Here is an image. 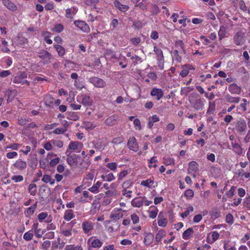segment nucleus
Returning <instances> with one entry per match:
<instances>
[{
  "label": "nucleus",
  "mask_w": 250,
  "mask_h": 250,
  "mask_svg": "<svg viewBox=\"0 0 250 250\" xmlns=\"http://www.w3.org/2000/svg\"><path fill=\"white\" fill-rule=\"evenodd\" d=\"M103 244V242L96 236H91L87 240L89 250L91 248L100 249Z\"/></svg>",
  "instance_id": "nucleus-1"
},
{
  "label": "nucleus",
  "mask_w": 250,
  "mask_h": 250,
  "mask_svg": "<svg viewBox=\"0 0 250 250\" xmlns=\"http://www.w3.org/2000/svg\"><path fill=\"white\" fill-rule=\"evenodd\" d=\"M77 101L81 103L84 106H89L92 105L93 101L90 97L86 94L79 95L76 98Z\"/></svg>",
  "instance_id": "nucleus-2"
},
{
  "label": "nucleus",
  "mask_w": 250,
  "mask_h": 250,
  "mask_svg": "<svg viewBox=\"0 0 250 250\" xmlns=\"http://www.w3.org/2000/svg\"><path fill=\"white\" fill-rule=\"evenodd\" d=\"M83 147V144L78 141H71L69 146L68 149L66 151V154H68L69 150L76 153H79L81 151Z\"/></svg>",
  "instance_id": "nucleus-3"
},
{
  "label": "nucleus",
  "mask_w": 250,
  "mask_h": 250,
  "mask_svg": "<svg viewBox=\"0 0 250 250\" xmlns=\"http://www.w3.org/2000/svg\"><path fill=\"white\" fill-rule=\"evenodd\" d=\"M125 212V210H124L121 208H115L111 211L110 218L112 221H116L123 218L124 213Z\"/></svg>",
  "instance_id": "nucleus-4"
},
{
  "label": "nucleus",
  "mask_w": 250,
  "mask_h": 250,
  "mask_svg": "<svg viewBox=\"0 0 250 250\" xmlns=\"http://www.w3.org/2000/svg\"><path fill=\"white\" fill-rule=\"evenodd\" d=\"M27 75L24 73L16 76L14 78L13 82L15 83L23 84L26 83L28 86L30 85V83L26 80Z\"/></svg>",
  "instance_id": "nucleus-5"
},
{
  "label": "nucleus",
  "mask_w": 250,
  "mask_h": 250,
  "mask_svg": "<svg viewBox=\"0 0 250 250\" xmlns=\"http://www.w3.org/2000/svg\"><path fill=\"white\" fill-rule=\"evenodd\" d=\"M247 128L246 121L242 119H240L235 124V129L239 133L246 131Z\"/></svg>",
  "instance_id": "nucleus-6"
},
{
  "label": "nucleus",
  "mask_w": 250,
  "mask_h": 250,
  "mask_svg": "<svg viewBox=\"0 0 250 250\" xmlns=\"http://www.w3.org/2000/svg\"><path fill=\"white\" fill-rule=\"evenodd\" d=\"M88 82L93 84L95 87L103 88L105 86V82L98 77H91L88 79Z\"/></svg>",
  "instance_id": "nucleus-7"
},
{
  "label": "nucleus",
  "mask_w": 250,
  "mask_h": 250,
  "mask_svg": "<svg viewBox=\"0 0 250 250\" xmlns=\"http://www.w3.org/2000/svg\"><path fill=\"white\" fill-rule=\"evenodd\" d=\"M234 42L237 45H242L245 42L244 34L241 31L235 33L233 37Z\"/></svg>",
  "instance_id": "nucleus-8"
},
{
  "label": "nucleus",
  "mask_w": 250,
  "mask_h": 250,
  "mask_svg": "<svg viewBox=\"0 0 250 250\" xmlns=\"http://www.w3.org/2000/svg\"><path fill=\"white\" fill-rule=\"evenodd\" d=\"M127 146L129 149L134 152H137L139 150L138 144L134 137L129 138L127 143Z\"/></svg>",
  "instance_id": "nucleus-9"
},
{
  "label": "nucleus",
  "mask_w": 250,
  "mask_h": 250,
  "mask_svg": "<svg viewBox=\"0 0 250 250\" xmlns=\"http://www.w3.org/2000/svg\"><path fill=\"white\" fill-rule=\"evenodd\" d=\"M75 25L80 28L81 30L85 32H89L90 28L89 26L83 21H75L74 22Z\"/></svg>",
  "instance_id": "nucleus-10"
},
{
  "label": "nucleus",
  "mask_w": 250,
  "mask_h": 250,
  "mask_svg": "<svg viewBox=\"0 0 250 250\" xmlns=\"http://www.w3.org/2000/svg\"><path fill=\"white\" fill-rule=\"evenodd\" d=\"M13 166L16 169L19 170H24L27 167V164L26 162L21 160H17L15 163L13 165Z\"/></svg>",
  "instance_id": "nucleus-11"
},
{
  "label": "nucleus",
  "mask_w": 250,
  "mask_h": 250,
  "mask_svg": "<svg viewBox=\"0 0 250 250\" xmlns=\"http://www.w3.org/2000/svg\"><path fill=\"white\" fill-rule=\"evenodd\" d=\"M39 57L45 63H48L50 62L51 59L50 54L45 50H42L39 55Z\"/></svg>",
  "instance_id": "nucleus-12"
},
{
  "label": "nucleus",
  "mask_w": 250,
  "mask_h": 250,
  "mask_svg": "<svg viewBox=\"0 0 250 250\" xmlns=\"http://www.w3.org/2000/svg\"><path fill=\"white\" fill-rule=\"evenodd\" d=\"M219 234L216 231H214L209 233L207 237V241L209 244H213L219 238Z\"/></svg>",
  "instance_id": "nucleus-13"
},
{
  "label": "nucleus",
  "mask_w": 250,
  "mask_h": 250,
  "mask_svg": "<svg viewBox=\"0 0 250 250\" xmlns=\"http://www.w3.org/2000/svg\"><path fill=\"white\" fill-rule=\"evenodd\" d=\"M229 91L232 94H239L241 92V88L236 83L230 84L228 88Z\"/></svg>",
  "instance_id": "nucleus-14"
},
{
  "label": "nucleus",
  "mask_w": 250,
  "mask_h": 250,
  "mask_svg": "<svg viewBox=\"0 0 250 250\" xmlns=\"http://www.w3.org/2000/svg\"><path fill=\"white\" fill-rule=\"evenodd\" d=\"M153 97H156L157 100H159L164 96V92L161 89L153 88L150 92Z\"/></svg>",
  "instance_id": "nucleus-15"
},
{
  "label": "nucleus",
  "mask_w": 250,
  "mask_h": 250,
  "mask_svg": "<svg viewBox=\"0 0 250 250\" xmlns=\"http://www.w3.org/2000/svg\"><path fill=\"white\" fill-rule=\"evenodd\" d=\"M77 11L78 9L77 7H75L67 8L66 9L65 16L67 19H72L74 18V17L75 15L77 13Z\"/></svg>",
  "instance_id": "nucleus-16"
},
{
  "label": "nucleus",
  "mask_w": 250,
  "mask_h": 250,
  "mask_svg": "<svg viewBox=\"0 0 250 250\" xmlns=\"http://www.w3.org/2000/svg\"><path fill=\"white\" fill-rule=\"evenodd\" d=\"M132 206L140 208L143 206V197H136L131 202Z\"/></svg>",
  "instance_id": "nucleus-17"
},
{
  "label": "nucleus",
  "mask_w": 250,
  "mask_h": 250,
  "mask_svg": "<svg viewBox=\"0 0 250 250\" xmlns=\"http://www.w3.org/2000/svg\"><path fill=\"white\" fill-rule=\"evenodd\" d=\"M82 228L84 233H88L93 229V225L91 222L85 221L82 223Z\"/></svg>",
  "instance_id": "nucleus-18"
},
{
  "label": "nucleus",
  "mask_w": 250,
  "mask_h": 250,
  "mask_svg": "<svg viewBox=\"0 0 250 250\" xmlns=\"http://www.w3.org/2000/svg\"><path fill=\"white\" fill-rule=\"evenodd\" d=\"M154 235L152 233H146L144 234V243L146 245H150L153 241Z\"/></svg>",
  "instance_id": "nucleus-19"
},
{
  "label": "nucleus",
  "mask_w": 250,
  "mask_h": 250,
  "mask_svg": "<svg viewBox=\"0 0 250 250\" xmlns=\"http://www.w3.org/2000/svg\"><path fill=\"white\" fill-rule=\"evenodd\" d=\"M147 126L149 128L152 129L154 124L157 122L159 121V118L156 115H154L149 117L148 119Z\"/></svg>",
  "instance_id": "nucleus-20"
},
{
  "label": "nucleus",
  "mask_w": 250,
  "mask_h": 250,
  "mask_svg": "<svg viewBox=\"0 0 250 250\" xmlns=\"http://www.w3.org/2000/svg\"><path fill=\"white\" fill-rule=\"evenodd\" d=\"M114 4L115 7L123 12H126L129 9V6L126 5L122 4L119 0H115Z\"/></svg>",
  "instance_id": "nucleus-21"
},
{
  "label": "nucleus",
  "mask_w": 250,
  "mask_h": 250,
  "mask_svg": "<svg viewBox=\"0 0 250 250\" xmlns=\"http://www.w3.org/2000/svg\"><path fill=\"white\" fill-rule=\"evenodd\" d=\"M3 4L9 10L15 11L17 9V6L10 0H4Z\"/></svg>",
  "instance_id": "nucleus-22"
},
{
  "label": "nucleus",
  "mask_w": 250,
  "mask_h": 250,
  "mask_svg": "<svg viewBox=\"0 0 250 250\" xmlns=\"http://www.w3.org/2000/svg\"><path fill=\"white\" fill-rule=\"evenodd\" d=\"M158 212V209L157 207L154 206H151L149 208L148 211V217L152 219H154L156 217Z\"/></svg>",
  "instance_id": "nucleus-23"
},
{
  "label": "nucleus",
  "mask_w": 250,
  "mask_h": 250,
  "mask_svg": "<svg viewBox=\"0 0 250 250\" xmlns=\"http://www.w3.org/2000/svg\"><path fill=\"white\" fill-rule=\"evenodd\" d=\"M22 146V145L19 143H10L7 145L5 147V150L6 151H8V150H18Z\"/></svg>",
  "instance_id": "nucleus-24"
},
{
  "label": "nucleus",
  "mask_w": 250,
  "mask_h": 250,
  "mask_svg": "<svg viewBox=\"0 0 250 250\" xmlns=\"http://www.w3.org/2000/svg\"><path fill=\"white\" fill-rule=\"evenodd\" d=\"M67 156L66 161L67 164L71 167L75 166L76 165V155H70L69 154H66Z\"/></svg>",
  "instance_id": "nucleus-25"
},
{
  "label": "nucleus",
  "mask_w": 250,
  "mask_h": 250,
  "mask_svg": "<svg viewBox=\"0 0 250 250\" xmlns=\"http://www.w3.org/2000/svg\"><path fill=\"white\" fill-rule=\"evenodd\" d=\"M38 219L40 222H42L44 219H47L45 222L50 223L52 221L51 217H48V213L46 212H41L38 214Z\"/></svg>",
  "instance_id": "nucleus-26"
},
{
  "label": "nucleus",
  "mask_w": 250,
  "mask_h": 250,
  "mask_svg": "<svg viewBox=\"0 0 250 250\" xmlns=\"http://www.w3.org/2000/svg\"><path fill=\"white\" fill-rule=\"evenodd\" d=\"M118 119V116L115 115L110 116L105 120V124L109 126L114 125Z\"/></svg>",
  "instance_id": "nucleus-27"
},
{
  "label": "nucleus",
  "mask_w": 250,
  "mask_h": 250,
  "mask_svg": "<svg viewBox=\"0 0 250 250\" xmlns=\"http://www.w3.org/2000/svg\"><path fill=\"white\" fill-rule=\"evenodd\" d=\"M167 223V220L163 217L162 213L160 212L158 217V226L161 227H165Z\"/></svg>",
  "instance_id": "nucleus-28"
},
{
  "label": "nucleus",
  "mask_w": 250,
  "mask_h": 250,
  "mask_svg": "<svg viewBox=\"0 0 250 250\" xmlns=\"http://www.w3.org/2000/svg\"><path fill=\"white\" fill-rule=\"evenodd\" d=\"M227 34V27L224 25H222L220 27L218 34L219 40H222L226 36Z\"/></svg>",
  "instance_id": "nucleus-29"
},
{
  "label": "nucleus",
  "mask_w": 250,
  "mask_h": 250,
  "mask_svg": "<svg viewBox=\"0 0 250 250\" xmlns=\"http://www.w3.org/2000/svg\"><path fill=\"white\" fill-rule=\"evenodd\" d=\"M166 235V232L164 230H160L158 231L155 236V241L159 244L162 239Z\"/></svg>",
  "instance_id": "nucleus-30"
},
{
  "label": "nucleus",
  "mask_w": 250,
  "mask_h": 250,
  "mask_svg": "<svg viewBox=\"0 0 250 250\" xmlns=\"http://www.w3.org/2000/svg\"><path fill=\"white\" fill-rule=\"evenodd\" d=\"M154 181L151 179H148L146 180H144L141 182V185L143 187H147L149 188H154L153 186Z\"/></svg>",
  "instance_id": "nucleus-31"
},
{
  "label": "nucleus",
  "mask_w": 250,
  "mask_h": 250,
  "mask_svg": "<svg viewBox=\"0 0 250 250\" xmlns=\"http://www.w3.org/2000/svg\"><path fill=\"white\" fill-rule=\"evenodd\" d=\"M101 185V182L97 181L95 184L93 185L92 187L90 188L88 190L93 193H97L99 192V188Z\"/></svg>",
  "instance_id": "nucleus-32"
},
{
  "label": "nucleus",
  "mask_w": 250,
  "mask_h": 250,
  "mask_svg": "<svg viewBox=\"0 0 250 250\" xmlns=\"http://www.w3.org/2000/svg\"><path fill=\"white\" fill-rule=\"evenodd\" d=\"M42 180L45 183H49L51 185H53L55 184V179L52 178L50 175L44 174Z\"/></svg>",
  "instance_id": "nucleus-33"
},
{
  "label": "nucleus",
  "mask_w": 250,
  "mask_h": 250,
  "mask_svg": "<svg viewBox=\"0 0 250 250\" xmlns=\"http://www.w3.org/2000/svg\"><path fill=\"white\" fill-rule=\"evenodd\" d=\"M97 125L91 122H85L83 124V127L87 130L90 131L94 129Z\"/></svg>",
  "instance_id": "nucleus-34"
},
{
  "label": "nucleus",
  "mask_w": 250,
  "mask_h": 250,
  "mask_svg": "<svg viewBox=\"0 0 250 250\" xmlns=\"http://www.w3.org/2000/svg\"><path fill=\"white\" fill-rule=\"evenodd\" d=\"M193 233V229L192 228H188L183 232L182 237L184 240H188Z\"/></svg>",
  "instance_id": "nucleus-35"
},
{
  "label": "nucleus",
  "mask_w": 250,
  "mask_h": 250,
  "mask_svg": "<svg viewBox=\"0 0 250 250\" xmlns=\"http://www.w3.org/2000/svg\"><path fill=\"white\" fill-rule=\"evenodd\" d=\"M198 169V165L195 161L190 162L188 164V173H190L192 171H196Z\"/></svg>",
  "instance_id": "nucleus-36"
},
{
  "label": "nucleus",
  "mask_w": 250,
  "mask_h": 250,
  "mask_svg": "<svg viewBox=\"0 0 250 250\" xmlns=\"http://www.w3.org/2000/svg\"><path fill=\"white\" fill-rule=\"evenodd\" d=\"M74 215L72 210L68 209L65 210L63 216V218L67 221H70L71 219L73 218Z\"/></svg>",
  "instance_id": "nucleus-37"
},
{
  "label": "nucleus",
  "mask_w": 250,
  "mask_h": 250,
  "mask_svg": "<svg viewBox=\"0 0 250 250\" xmlns=\"http://www.w3.org/2000/svg\"><path fill=\"white\" fill-rule=\"evenodd\" d=\"M227 102L230 103H238L240 98L238 97H234L228 94L225 97Z\"/></svg>",
  "instance_id": "nucleus-38"
},
{
  "label": "nucleus",
  "mask_w": 250,
  "mask_h": 250,
  "mask_svg": "<svg viewBox=\"0 0 250 250\" xmlns=\"http://www.w3.org/2000/svg\"><path fill=\"white\" fill-rule=\"evenodd\" d=\"M175 160L173 158L170 157H164V164L166 166H170L175 165Z\"/></svg>",
  "instance_id": "nucleus-39"
},
{
  "label": "nucleus",
  "mask_w": 250,
  "mask_h": 250,
  "mask_svg": "<svg viewBox=\"0 0 250 250\" xmlns=\"http://www.w3.org/2000/svg\"><path fill=\"white\" fill-rule=\"evenodd\" d=\"M54 47L60 56H63L65 53V49L59 44H54Z\"/></svg>",
  "instance_id": "nucleus-40"
},
{
  "label": "nucleus",
  "mask_w": 250,
  "mask_h": 250,
  "mask_svg": "<svg viewBox=\"0 0 250 250\" xmlns=\"http://www.w3.org/2000/svg\"><path fill=\"white\" fill-rule=\"evenodd\" d=\"M158 160L156 159V156L152 157L148 160V167L149 168H156L157 167V163Z\"/></svg>",
  "instance_id": "nucleus-41"
},
{
  "label": "nucleus",
  "mask_w": 250,
  "mask_h": 250,
  "mask_svg": "<svg viewBox=\"0 0 250 250\" xmlns=\"http://www.w3.org/2000/svg\"><path fill=\"white\" fill-rule=\"evenodd\" d=\"M231 145L233 148V150L235 153L238 154H240L242 153V149L239 144L232 142L231 143Z\"/></svg>",
  "instance_id": "nucleus-42"
},
{
  "label": "nucleus",
  "mask_w": 250,
  "mask_h": 250,
  "mask_svg": "<svg viewBox=\"0 0 250 250\" xmlns=\"http://www.w3.org/2000/svg\"><path fill=\"white\" fill-rule=\"evenodd\" d=\"M175 46L180 49H181L183 53L185 54L186 51L185 49V46L184 42L181 40H178L175 42Z\"/></svg>",
  "instance_id": "nucleus-43"
},
{
  "label": "nucleus",
  "mask_w": 250,
  "mask_h": 250,
  "mask_svg": "<svg viewBox=\"0 0 250 250\" xmlns=\"http://www.w3.org/2000/svg\"><path fill=\"white\" fill-rule=\"evenodd\" d=\"M40 166L42 169H45L49 165V161L46 158L42 159L39 161Z\"/></svg>",
  "instance_id": "nucleus-44"
},
{
  "label": "nucleus",
  "mask_w": 250,
  "mask_h": 250,
  "mask_svg": "<svg viewBox=\"0 0 250 250\" xmlns=\"http://www.w3.org/2000/svg\"><path fill=\"white\" fill-rule=\"evenodd\" d=\"M28 191L31 195H35L37 192V186L35 184H31L29 186Z\"/></svg>",
  "instance_id": "nucleus-45"
},
{
  "label": "nucleus",
  "mask_w": 250,
  "mask_h": 250,
  "mask_svg": "<svg viewBox=\"0 0 250 250\" xmlns=\"http://www.w3.org/2000/svg\"><path fill=\"white\" fill-rule=\"evenodd\" d=\"M194 210V208L192 206H189L187 208L186 210L181 213V216L183 218H185V217H187V216H188L190 213L192 212Z\"/></svg>",
  "instance_id": "nucleus-46"
},
{
  "label": "nucleus",
  "mask_w": 250,
  "mask_h": 250,
  "mask_svg": "<svg viewBox=\"0 0 250 250\" xmlns=\"http://www.w3.org/2000/svg\"><path fill=\"white\" fill-rule=\"evenodd\" d=\"M53 98L50 95H46L44 98V101L45 104L50 106L53 103Z\"/></svg>",
  "instance_id": "nucleus-47"
},
{
  "label": "nucleus",
  "mask_w": 250,
  "mask_h": 250,
  "mask_svg": "<svg viewBox=\"0 0 250 250\" xmlns=\"http://www.w3.org/2000/svg\"><path fill=\"white\" fill-rule=\"evenodd\" d=\"M37 207L36 203L32 206L31 207L28 208L25 212V215L27 216H29L33 214L35 211V209Z\"/></svg>",
  "instance_id": "nucleus-48"
},
{
  "label": "nucleus",
  "mask_w": 250,
  "mask_h": 250,
  "mask_svg": "<svg viewBox=\"0 0 250 250\" xmlns=\"http://www.w3.org/2000/svg\"><path fill=\"white\" fill-rule=\"evenodd\" d=\"M63 26L62 24H58L54 26L51 29L53 32L56 33H61L63 30Z\"/></svg>",
  "instance_id": "nucleus-49"
},
{
  "label": "nucleus",
  "mask_w": 250,
  "mask_h": 250,
  "mask_svg": "<svg viewBox=\"0 0 250 250\" xmlns=\"http://www.w3.org/2000/svg\"><path fill=\"white\" fill-rule=\"evenodd\" d=\"M244 207L248 210H250V196H246L243 201Z\"/></svg>",
  "instance_id": "nucleus-50"
},
{
  "label": "nucleus",
  "mask_w": 250,
  "mask_h": 250,
  "mask_svg": "<svg viewBox=\"0 0 250 250\" xmlns=\"http://www.w3.org/2000/svg\"><path fill=\"white\" fill-rule=\"evenodd\" d=\"M65 250H83L81 246H74L73 245H67L65 247Z\"/></svg>",
  "instance_id": "nucleus-51"
},
{
  "label": "nucleus",
  "mask_w": 250,
  "mask_h": 250,
  "mask_svg": "<svg viewBox=\"0 0 250 250\" xmlns=\"http://www.w3.org/2000/svg\"><path fill=\"white\" fill-rule=\"evenodd\" d=\"M133 125L134 128L136 130H141L142 129V126L141 125V121L138 118H135L133 120Z\"/></svg>",
  "instance_id": "nucleus-52"
},
{
  "label": "nucleus",
  "mask_w": 250,
  "mask_h": 250,
  "mask_svg": "<svg viewBox=\"0 0 250 250\" xmlns=\"http://www.w3.org/2000/svg\"><path fill=\"white\" fill-rule=\"evenodd\" d=\"M154 51L155 54L157 55V59L161 58L163 59L164 58L163 52L162 50L156 46L154 47Z\"/></svg>",
  "instance_id": "nucleus-53"
},
{
  "label": "nucleus",
  "mask_w": 250,
  "mask_h": 250,
  "mask_svg": "<svg viewBox=\"0 0 250 250\" xmlns=\"http://www.w3.org/2000/svg\"><path fill=\"white\" fill-rule=\"evenodd\" d=\"M105 194L107 196H117L119 195L118 191L115 189L107 190Z\"/></svg>",
  "instance_id": "nucleus-54"
},
{
  "label": "nucleus",
  "mask_w": 250,
  "mask_h": 250,
  "mask_svg": "<svg viewBox=\"0 0 250 250\" xmlns=\"http://www.w3.org/2000/svg\"><path fill=\"white\" fill-rule=\"evenodd\" d=\"M60 159L59 157L55 156L54 158L52 159V160H51V161L49 162V166L51 167H54L55 166H56L60 162Z\"/></svg>",
  "instance_id": "nucleus-55"
},
{
  "label": "nucleus",
  "mask_w": 250,
  "mask_h": 250,
  "mask_svg": "<svg viewBox=\"0 0 250 250\" xmlns=\"http://www.w3.org/2000/svg\"><path fill=\"white\" fill-rule=\"evenodd\" d=\"M33 237V233L31 230H30L24 234L23 238L26 241H29L32 239Z\"/></svg>",
  "instance_id": "nucleus-56"
},
{
  "label": "nucleus",
  "mask_w": 250,
  "mask_h": 250,
  "mask_svg": "<svg viewBox=\"0 0 250 250\" xmlns=\"http://www.w3.org/2000/svg\"><path fill=\"white\" fill-rule=\"evenodd\" d=\"M236 187L235 186H232L230 189L226 192V194L228 197H231L234 194L235 192Z\"/></svg>",
  "instance_id": "nucleus-57"
},
{
  "label": "nucleus",
  "mask_w": 250,
  "mask_h": 250,
  "mask_svg": "<svg viewBox=\"0 0 250 250\" xmlns=\"http://www.w3.org/2000/svg\"><path fill=\"white\" fill-rule=\"evenodd\" d=\"M226 222L227 223L231 225L234 222L233 217L231 213H228L226 217Z\"/></svg>",
  "instance_id": "nucleus-58"
},
{
  "label": "nucleus",
  "mask_w": 250,
  "mask_h": 250,
  "mask_svg": "<svg viewBox=\"0 0 250 250\" xmlns=\"http://www.w3.org/2000/svg\"><path fill=\"white\" fill-rule=\"evenodd\" d=\"M106 167L112 171H116L117 168V164L115 162L109 163L106 164Z\"/></svg>",
  "instance_id": "nucleus-59"
},
{
  "label": "nucleus",
  "mask_w": 250,
  "mask_h": 250,
  "mask_svg": "<svg viewBox=\"0 0 250 250\" xmlns=\"http://www.w3.org/2000/svg\"><path fill=\"white\" fill-rule=\"evenodd\" d=\"M65 132V128H62V127H58L53 130V133L55 134L59 135L64 134Z\"/></svg>",
  "instance_id": "nucleus-60"
},
{
  "label": "nucleus",
  "mask_w": 250,
  "mask_h": 250,
  "mask_svg": "<svg viewBox=\"0 0 250 250\" xmlns=\"http://www.w3.org/2000/svg\"><path fill=\"white\" fill-rule=\"evenodd\" d=\"M131 220L133 224H137L139 222V217L136 213H133L131 215Z\"/></svg>",
  "instance_id": "nucleus-61"
},
{
  "label": "nucleus",
  "mask_w": 250,
  "mask_h": 250,
  "mask_svg": "<svg viewBox=\"0 0 250 250\" xmlns=\"http://www.w3.org/2000/svg\"><path fill=\"white\" fill-rule=\"evenodd\" d=\"M18 155V153L16 151H10L7 153L6 156L8 159H12L16 158Z\"/></svg>",
  "instance_id": "nucleus-62"
},
{
  "label": "nucleus",
  "mask_w": 250,
  "mask_h": 250,
  "mask_svg": "<svg viewBox=\"0 0 250 250\" xmlns=\"http://www.w3.org/2000/svg\"><path fill=\"white\" fill-rule=\"evenodd\" d=\"M51 142L54 146L59 148H61L63 146V143L62 141L52 140Z\"/></svg>",
  "instance_id": "nucleus-63"
},
{
  "label": "nucleus",
  "mask_w": 250,
  "mask_h": 250,
  "mask_svg": "<svg viewBox=\"0 0 250 250\" xmlns=\"http://www.w3.org/2000/svg\"><path fill=\"white\" fill-rule=\"evenodd\" d=\"M128 188H125L122 190V194L128 198L131 197V193L132 191L131 190H128Z\"/></svg>",
  "instance_id": "nucleus-64"
}]
</instances>
